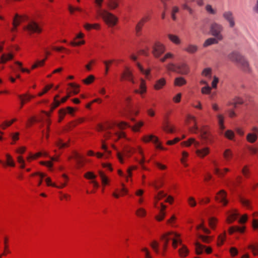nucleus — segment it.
<instances>
[{"label":"nucleus","instance_id":"9b49d317","mask_svg":"<svg viewBox=\"0 0 258 258\" xmlns=\"http://www.w3.org/2000/svg\"><path fill=\"white\" fill-rule=\"evenodd\" d=\"M121 79L130 81L133 84L135 83V81L133 80V74L128 68H126L124 72L122 73L121 75Z\"/></svg>","mask_w":258,"mask_h":258},{"label":"nucleus","instance_id":"7ed1b4c3","mask_svg":"<svg viewBox=\"0 0 258 258\" xmlns=\"http://www.w3.org/2000/svg\"><path fill=\"white\" fill-rule=\"evenodd\" d=\"M100 15L109 26L115 25L118 20L117 17L106 10L101 11Z\"/></svg>","mask_w":258,"mask_h":258},{"label":"nucleus","instance_id":"13d9d810","mask_svg":"<svg viewBox=\"0 0 258 258\" xmlns=\"http://www.w3.org/2000/svg\"><path fill=\"white\" fill-rule=\"evenodd\" d=\"M94 80V77L93 75L89 76L86 79L83 80L84 83L89 84L91 83Z\"/></svg>","mask_w":258,"mask_h":258},{"label":"nucleus","instance_id":"603ef678","mask_svg":"<svg viewBox=\"0 0 258 258\" xmlns=\"http://www.w3.org/2000/svg\"><path fill=\"white\" fill-rule=\"evenodd\" d=\"M137 64L138 68L140 69V71L142 73L145 74L146 76V77H147L149 75L150 72V70H144V68L141 66V65L139 63H137Z\"/></svg>","mask_w":258,"mask_h":258},{"label":"nucleus","instance_id":"c756f323","mask_svg":"<svg viewBox=\"0 0 258 258\" xmlns=\"http://www.w3.org/2000/svg\"><path fill=\"white\" fill-rule=\"evenodd\" d=\"M205 10L206 12L211 15H215L217 13V11L215 9H214L212 5L207 4L205 6Z\"/></svg>","mask_w":258,"mask_h":258},{"label":"nucleus","instance_id":"20e7f679","mask_svg":"<svg viewBox=\"0 0 258 258\" xmlns=\"http://www.w3.org/2000/svg\"><path fill=\"white\" fill-rule=\"evenodd\" d=\"M165 50V45L160 42H156L152 46V53L155 58H159Z\"/></svg>","mask_w":258,"mask_h":258},{"label":"nucleus","instance_id":"f03ea898","mask_svg":"<svg viewBox=\"0 0 258 258\" xmlns=\"http://www.w3.org/2000/svg\"><path fill=\"white\" fill-rule=\"evenodd\" d=\"M223 29L222 25L217 22H214L210 25V31L211 34L219 40L223 39V36L221 34Z\"/></svg>","mask_w":258,"mask_h":258},{"label":"nucleus","instance_id":"7c9ffc66","mask_svg":"<svg viewBox=\"0 0 258 258\" xmlns=\"http://www.w3.org/2000/svg\"><path fill=\"white\" fill-rule=\"evenodd\" d=\"M174 57V55L173 53L171 52H167L166 53L163 57L160 58V61L163 62L166 61L167 59H173Z\"/></svg>","mask_w":258,"mask_h":258},{"label":"nucleus","instance_id":"bf43d9fd","mask_svg":"<svg viewBox=\"0 0 258 258\" xmlns=\"http://www.w3.org/2000/svg\"><path fill=\"white\" fill-rule=\"evenodd\" d=\"M39 175L40 176V179L38 183V185L39 186V185H41V184L42 183V178L43 177H44L45 176H46V174H44V173H43L36 172V173L33 174L32 175V176H34V175Z\"/></svg>","mask_w":258,"mask_h":258},{"label":"nucleus","instance_id":"0e129e2a","mask_svg":"<svg viewBox=\"0 0 258 258\" xmlns=\"http://www.w3.org/2000/svg\"><path fill=\"white\" fill-rule=\"evenodd\" d=\"M217 220L215 218H211L209 219V223L212 228H214L216 225Z\"/></svg>","mask_w":258,"mask_h":258},{"label":"nucleus","instance_id":"aec40b11","mask_svg":"<svg viewBox=\"0 0 258 258\" xmlns=\"http://www.w3.org/2000/svg\"><path fill=\"white\" fill-rule=\"evenodd\" d=\"M166 84V80L164 78H161L156 82L154 85L155 89L158 90L162 89Z\"/></svg>","mask_w":258,"mask_h":258},{"label":"nucleus","instance_id":"9d476101","mask_svg":"<svg viewBox=\"0 0 258 258\" xmlns=\"http://www.w3.org/2000/svg\"><path fill=\"white\" fill-rule=\"evenodd\" d=\"M226 193L224 190H220L217 196L215 197V199L217 201L223 203V205L226 206L228 201L226 199Z\"/></svg>","mask_w":258,"mask_h":258},{"label":"nucleus","instance_id":"0eeeda50","mask_svg":"<svg viewBox=\"0 0 258 258\" xmlns=\"http://www.w3.org/2000/svg\"><path fill=\"white\" fill-rule=\"evenodd\" d=\"M195 252L197 255H201L205 251L207 254H210L212 252V248L209 246H206L202 244L199 242L195 243Z\"/></svg>","mask_w":258,"mask_h":258},{"label":"nucleus","instance_id":"dca6fc26","mask_svg":"<svg viewBox=\"0 0 258 258\" xmlns=\"http://www.w3.org/2000/svg\"><path fill=\"white\" fill-rule=\"evenodd\" d=\"M196 152L198 156L204 158L209 153L210 149L208 147H205L202 149L197 150Z\"/></svg>","mask_w":258,"mask_h":258},{"label":"nucleus","instance_id":"680f3d73","mask_svg":"<svg viewBox=\"0 0 258 258\" xmlns=\"http://www.w3.org/2000/svg\"><path fill=\"white\" fill-rule=\"evenodd\" d=\"M187 201L190 206L194 207L196 206L197 203L193 197L188 198Z\"/></svg>","mask_w":258,"mask_h":258},{"label":"nucleus","instance_id":"412c9836","mask_svg":"<svg viewBox=\"0 0 258 258\" xmlns=\"http://www.w3.org/2000/svg\"><path fill=\"white\" fill-rule=\"evenodd\" d=\"M193 144L195 147L197 148L200 146V143L195 140L194 138H190L187 141H184L181 143L182 145L189 146L191 144Z\"/></svg>","mask_w":258,"mask_h":258},{"label":"nucleus","instance_id":"bb28decb","mask_svg":"<svg viewBox=\"0 0 258 258\" xmlns=\"http://www.w3.org/2000/svg\"><path fill=\"white\" fill-rule=\"evenodd\" d=\"M186 83V80L182 77H177L175 79L174 85L176 86H180Z\"/></svg>","mask_w":258,"mask_h":258},{"label":"nucleus","instance_id":"2eb2a0df","mask_svg":"<svg viewBox=\"0 0 258 258\" xmlns=\"http://www.w3.org/2000/svg\"><path fill=\"white\" fill-rule=\"evenodd\" d=\"M187 119H190V120H192L194 122V126L191 127H190V128H189L190 131L192 133H196L198 131H199V127L197 124L196 118L192 115H188Z\"/></svg>","mask_w":258,"mask_h":258},{"label":"nucleus","instance_id":"f704fd0d","mask_svg":"<svg viewBox=\"0 0 258 258\" xmlns=\"http://www.w3.org/2000/svg\"><path fill=\"white\" fill-rule=\"evenodd\" d=\"M20 17L18 14H16L13 19V25L15 27H17L21 23Z\"/></svg>","mask_w":258,"mask_h":258},{"label":"nucleus","instance_id":"49530a36","mask_svg":"<svg viewBox=\"0 0 258 258\" xmlns=\"http://www.w3.org/2000/svg\"><path fill=\"white\" fill-rule=\"evenodd\" d=\"M16 120V119H13L10 121H5L0 126L3 129H5L7 126H10Z\"/></svg>","mask_w":258,"mask_h":258},{"label":"nucleus","instance_id":"de8ad7c7","mask_svg":"<svg viewBox=\"0 0 258 258\" xmlns=\"http://www.w3.org/2000/svg\"><path fill=\"white\" fill-rule=\"evenodd\" d=\"M248 248L250 249L253 253L254 255L258 254V245H254L252 244H250L248 245Z\"/></svg>","mask_w":258,"mask_h":258},{"label":"nucleus","instance_id":"864d4df0","mask_svg":"<svg viewBox=\"0 0 258 258\" xmlns=\"http://www.w3.org/2000/svg\"><path fill=\"white\" fill-rule=\"evenodd\" d=\"M211 91V88L207 85L204 87H203L201 90V92L203 94H209L210 93Z\"/></svg>","mask_w":258,"mask_h":258},{"label":"nucleus","instance_id":"6ab92c4d","mask_svg":"<svg viewBox=\"0 0 258 258\" xmlns=\"http://www.w3.org/2000/svg\"><path fill=\"white\" fill-rule=\"evenodd\" d=\"M168 38L172 43L176 45H179L181 43V40L180 38L176 35L169 34L168 35Z\"/></svg>","mask_w":258,"mask_h":258},{"label":"nucleus","instance_id":"a211bd4d","mask_svg":"<svg viewBox=\"0 0 258 258\" xmlns=\"http://www.w3.org/2000/svg\"><path fill=\"white\" fill-rule=\"evenodd\" d=\"M148 17L143 18L137 24L136 27V31L138 35H140V33L142 30L144 23L148 20Z\"/></svg>","mask_w":258,"mask_h":258},{"label":"nucleus","instance_id":"79ce46f5","mask_svg":"<svg viewBox=\"0 0 258 258\" xmlns=\"http://www.w3.org/2000/svg\"><path fill=\"white\" fill-rule=\"evenodd\" d=\"M140 89L141 90V91H139V90H136V92L142 94V93H145L146 91V86H145V81L143 80V79L141 80V85H140Z\"/></svg>","mask_w":258,"mask_h":258},{"label":"nucleus","instance_id":"774afa93","mask_svg":"<svg viewBox=\"0 0 258 258\" xmlns=\"http://www.w3.org/2000/svg\"><path fill=\"white\" fill-rule=\"evenodd\" d=\"M117 3L113 0H111L109 2L108 4L109 7L111 9H114L117 7Z\"/></svg>","mask_w":258,"mask_h":258},{"label":"nucleus","instance_id":"e433bc0d","mask_svg":"<svg viewBox=\"0 0 258 258\" xmlns=\"http://www.w3.org/2000/svg\"><path fill=\"white\" fill-rule=\"evenodd\" d=\"M211 73H212V69L211 68H206L205 69L202 73V75L204 76L207 77L209 78H211Z\"/></svg>","mask_w":258,"mask_h":258},{"label":"nucleus","instance_id":"a18cd8bd","mask_svg":"<svg viewBox=\"0 0 258 258\" xmlns=\"http://www.w3.org/2000/svg\"><path fill=\"white\" fill-rule=\"evenodd\" d=\"M172 235L174 236L173 238L177 241V243H178V244L180 246H182V245H183V244L182 243L181 239L179 238L180 235L178 233H174L173 232H172Z\"/></svg>","mask_w":258,"mask_h":258},{"label":"nucleus","instance_id":"f8f14e48","mask_svg":"<svg viewBox=\"0 0 258 258\" xmlns=\"http://www.w3.org/2000/svg\"><path fill=\"white\" fill-rule=\"evenodd\" d=\"M188 72L189 68L186 63H182L177 66V73L181 75H186Z\"/></svg>","mask_w":258,"mask_h":258},{"label":"nucleus","instance_id":"37998d69","mask_svg":"<svg viewBox=\"0 0 258 258\" xmlns=\"http://www.w3.org/2000/svg\"><path fill=\"white\" fill-rule=\"evenodd\" d=\"M150 246L152 248V249L155 251L156 253H158V246H159V243L155 240L153 241L150 243Z\"/></svg>","mask_w":258,"mask_h":258},{"label":"nucleus","instance_id":"09e8293b","mask_svg":"<svg viewBox=\"0 0 258 258\" xmlns=\"http://www.w3.org/2000/svg\"><path fill=\"white\" fill-rule=\"evenodd\" d=\"M163 129L164 131L169 133H172L173 132V130L171 126L167 123H165L163 127Z\"/></svg>","mask_w":258,"mask_h":258},{"label":"nucleus","instance_id":"8fccbe9b","mask_svg":"<svg viewBox=\"0 0 258 258\" xmlns=\"http://www.w3.org/2000/svg\"><path fill=\"white\" fill-rule=\"evenodd\" d=\"M223 156L226 160H229L232 156V153L230 149H226L224 152Z\"/></svg>","mask_w":258,"mask_h":258},{"label":"nucleus","instance_id":"4be33fe9","mask_svg":"<svg viewBox=\"0 0 258 258\" xmlns=\"http://www.w3.org/2000/svg\"><path fill=\"white\" fill-rule=\"evenodd\" d=\"M143 141L145 142H149L150 141H152L155 144H158V138L152 135L146 136L143 138Z\"/></svg>","mask_w":258,"mask_h":258},{"label":"nucleus","instance_id":"5701e85b","mask_svg":"<svg viewBox=\"0 0 258 258\" xmlns=\"http://www.w3.org/2000/svg\"><path fill=\"white\" fill-rule=\"evenodd\" d=\"M219 40L215 38H210L207 39L204 43V47H207L212 44H217Z\"/></svg>","mask_w":258,"mask_h":258},{"label":"nucleus","instance_id":"4c0bfd02","mask_svg":"<svg viewBox=\"0 0 258 258\" xmlns=\"http://www.w3.org/2000/svg\"><path fill=\"white\" fill-rule=\"evenodd\" d=\"M212 163H213V164H214V165L215 167V168L214 169L215 173L216 174H217V175H218L219 176H223V175H224V172L221 171L220 170V169L218 168L217 167V166H218L217 162L216 161L213 160V161H212Z\"/></svg>","mask_w":258,"mask_h":258},{"label":"nucleus","instance_id":"a19ab883","mask_svg":"<svg viewBox=\"0 0 258 258\" xmlns=\"http://www.w3.org/2000/svg\"><path fill=\"white\" fill-rule=\"evenodd\" d=\"M240 202L244 206H245L247 208L251 209V207L250 204V202L248 200H246L243 198H240Z\"/></svg>","mask_w":258,"mask_h":258},{"label":"nucleus","instance_id":"cd10ccee","mask_svg":"<svg viewBox=\"0 0 258 258\" xmlns=\"http://www.w3.org/2000/svg\"><path fill=\"white\" fill-rule=\"evenodd\" d=\"M257 137L256 134L249 133L247 135L246 139L248 142L253 143L256 141Z\"/></svg>","mask_w":258,"mask_h":258},{"label":"nucleus","instance_id":"e2e57ef3","mask_svg":"<svg viewBox=\"0 0 258 258\" xmlns=\"http://www.w3.org/2000/svg\"><path fill=\"white\" fill-rule=\"evenodd\" d=\"M165 214V212L160 211L159 215L156 217V219L159 221H162L164 218Z\"/></svg>","mask_w":258,"mask_h":258},{"label":"nucleus","instance_id":"f257e3e1","mask_svg":"<svg viewBox=\"0 0 258 258\" xmlns=\"http://www.w3.org/2000/svg\"><path fill=\"white\" fill-rule=\"evenodd\" d=\"M228 58L230 60L238 64L244 72H250V68L248 61L239 53L232 52L228 55Z\"/></svg>","mask_w":258,"mask_h":258},{"label":"nucleus","instance_id":"39448f33","mask_svg":"<svg viewBox=\"0 0 258 258\" xmlns=\"http://www.w3.org/2000/svg\"><path fill=\"white\" fill-rule=\"evenodd\" d=\"M222 17L228 23L230 28H233L235 27V20L232 11L229 10L224 11L222 13Z\"/></svg>","mask_w":258,"mask_h":258},{"label":"nucleus","instance_id":"393cba45","mask_svg":"<svg viewBox=\"0 0 258 258\" xmlns=\"http://www.w3.org/2000/svg\"><path fill=\"white\" fill-rule=\"evenodd\" d=\"M239 214L236 211L231 213L227 218V222L229 224L232 223L237 218Z\"/></svg>","mask_w":258,"mask_h":258},{"label":"nucleus","instance_id":"423d86ee","mask_svg":"<svg viewBox=\"0 0 258 258\" xmlns=\"http://www.w3.org/2000/svg\"><path fill=\"white\" fill-rule=\"evenodd\" d=\"M135 151V149L129 146H125L123 148L122 154L120 152L117 153V156L119 162L123 163V156L130 157Z\"/></svg>","mask_w":258,"mask_h":258},{"label":"nucleus","instance_id":"58836bf2","mask_svg":"<svg viewBox=\"0 0 258 258\" xmlns=\"http://www.w3.org/2000/svg\"><path fill=\"white\" fill-rule=\"evenodd\" d=\"M166 68L169 71L176 73L177 72V66H176L173 63H169L168 64Z\"/></svg>","mask_w":258,"mask_h":258},{"label":"nucleus","instance_id":"ea45409f","mask_svg":"<svg viewBox=\"0 0 258 258\" xmlns=\"http://www.w3.org/2000/svg\"><path fill=\"white\" fill-rule=\"evenodd\" d=\"M6 158H7V163L6 164L7 165L14 167L15 165V164L12 159V157L9 154L6 155Z\"/></svg>","mask_w":258,"mask_h":258},{"label":"nucleus","instance_id":"3c124183","mask_svg":"<svg viewBox=\"0 0 258 258\" xmlns=\"http://www.w3.org/2000/svg\"><path fill=\"white\" fill-rule=\"evenodd\" d=\"M225 239V233L221 234L218 236L217 244L218 246H221L223 243Z\"/></svg>","mask_w":258,"mask_h":258},{"label":"nucleus","instance_id":"c03bdc74","mask_svg":"<svg viewBox=\"0 0 258 258\" xmlns=\"http://www.w3.org/2000/svg\"><path fill=\"white\" fill-rule=\"evenodd\" d=\"M179 8L177 6H174L172 7V12H171V17L173 20H176V17L175 16V14L178 12Z\"/></svg>","mask_w":258,"mask_h":258},{"label":"nucleus","instance_id":"f3484780","mask_svg":"<svg viewBox=\"0 0 258 258\" xmlns=\"http://www.w3.org/2000/svg\"><path fill=\"white\" fill-rule=\"evenodd\" d=\"M178 251L179 255L181 257H186L189 253V250L187 246L185 245H182V246L179 248Z\"/></svg>","mask_w":258,"mask_h":258},{"label":"nucleus","instance_id":"338daca9","mask_svg":"<svg viewBox=\"0 0 258 258\" xmlns=\"http://www.w3.org/2000/svg\"><path fill=\"white\" fill-rule=\"evenodd\" d=\"M56 145L59 148H62L68 146V143H64L61 140L56 143Z\"/></svg>","mask_w":258,"mask_h":258},{"label":"nucleus","instance_id":"473e14b6","mask_svg":"<svg viewBox=\"0 0 258 258\" xmlns=\"http://www.w3.org/2000/svg\"><path fill=\"white\" fill-rule=\"evenodd\" d=\"M99 174L101 178L102 184L104 185H106L108 182V179L107 177L105 176V175L104 174V173L102 171H99Z\"/></svg>","mask_w":258,"mask_h":258},{"label":"nucleus","instance_id":"ddd939ff","mask_svg":"<svg viewBox=\"0 0 258 258\" xmlns=\"http://www.w3.org/2000/svg\"><path fill=\"white\" fill-rule=\"evenodd\" d=\"M199 49L198 46L196 44H188L184 48V50L190 54L196 53Z\"/></svg>","mask_w":258,"mask_h":258},{"label":"nucleus","instance_id":"2f4dec72","mask_svg":"<svg viewBox=\"0 0 258 258\" xmlns=\"http://www.w3.org/2000/svg\"><path fill=\"white\" fill-rule=\"evenodd\" d=\"M59 96L58 95H56L54 98V101L52 105L51 111L52 112L53 109L58 107L60 104V101H59L57 99L59 98Z\"/></svg>","mask_w":258,"mask_h":258},{"label":"nucleus","instance_id":"4d7b16f0","mask_svg":"<svg viewBox=\"0 0 258 258\" xmlns=\"http://www.w3.org/2000/svg\"><path fill=\"white\" fill-rule=\"evenodd\" d=\"M146 211L143 208L139 209L136 212V214L137 216L140 217H144L146 215Z\"/></svg>","mask_w":258,"mask_h":258},{"label":"nucleus","instance_id":"5fc2aeb1","mask_svg":"<svg viewBox=\"0 0 258 258\" xmlns=\"http://www.w3.org/2000/svg\"><path fill=\"white\" fill-rule=\"evenodd\" d=\"M52 86H53L52 84L46 86L45 87L43 90V91L41 92H40L38 94V96H42L43 94L46 93L49 89H50L52 87Z\"/></svg>","mask_w":258,"mask_h":258},{"label":"nucleus","instance_id":"72a5a7b5","mask_svg":"<svg viewBox=\"0 0 258 258\" xmlns=\"http://www.w3.org/2000/svg\"><path fill=\"white\" fill-rule=\"evenodd\" d=\"M199 238H200L202 241L205 243H209L211 242L212 237L209 236H205L203 235H199Z\"/></svg>","mask_w":258,"mask_h":258},{"label":"nucleus","instance_id":"c9c22d12","mask_svg":"<svg viewBox=\"0 0 258 258\" xmlns=\"http://www.w3.org/2000/svg\"><path fill=\"white\" fill-rule=\"evenodd\" d=\"M69 85L73 89L72 92L74 94H77L79 92V86L74 83H69Z\"/></svg>","mask_w":258,"mask_h":258},{"label":"nucleus","instance_id":"1a4fd4ad","mask_svg":"<svg viewBox=\"0 0 258 258\" xmlns=\"http://www.w3.org/2000/svg\"><path fill=\"white\" fill-rule=\"evenodd\" d=\"M199 131L201 133V137L203 140L206 141H210L211 134L209 131V127L207 125H203Z\"/></svg>","mask_w":258,"mask_h":258},{"label":"nucleus","instance_id":"69168bd1","mask_svg":"<svg viewBox=\"0 0 258 258\" xmlns=\"http://www.w3.org/2000/svg\"><path fill=\"white\" fill-rule=\"evenodd\" d=\"M84 177L88 179H95L96 178V175L94 174L93 173L91 172H88L85 175Z\"/></svg>","mask_w":258,"mask_h":258},{"label":"nucleus","instance_id":"c85d7f7f","mask_svg":"<svg viewBox=\"0 0 258 258\" xmlns=\"http://www.w3.org/2000/svg\"><path fill=\"white\" fill-rule=\"evenodd\" d=\"M243 103V101L241 98L236 97L234 99L233 102H230L229 103V105H232L234 106V107L235 108H236L237 107V105L242 104Z\"/></svg>","mask_w":258,"mask_h":258},{"label":"nucleus","instance_id":"b1692460","mask_svg":"<svg viewBox=\"0 0 258 258\" xmlns=\"http://www.w3.org/2000/svg\"><path fill=\"white\" fill-rule=\"evenodd\" d=\"M13 58V55L12 53L3 54L1 57V62L5 63Z\"/></svg>","mask_w":258,"mask_h":258},{"label":"nucleus","instance_id":"4468645a","mask_svg":"<svg viewBox=\"0 0 258 258\" xmlns=\"http://www.w3.org/2000/svg\"><path fill=\"white\" fill-rule=\"evenodd\" d=\"M170 235H172V232H168L161 236L160 238L163 242V245H164V247L167 246L169 240L171 239L169 237Z\"/></svg>","mask_w":258,"mask_h":258},{"label":"nucleus","instance_id":"052dcab7","mask_svg":"<svg viewBox=\"0 0 258 258\" xmlns=\"http://www.w3.org/2000/svg\"><path fill=\"white\" fill-rule=\"evenodd\" d=\"M225 136L229 139L232 140L234 136V133L231 130H228L226 132Z\"/></svg>","mask_w":258,"mask_h":258},{"label":"nucleus","instance_id":"6e6552de","mask_svg":"<svg viewBox=\"0 0 258 258\" xmlns=\"http://www.w3.org/2000/svg\"><path fill=\"white\" fill-rule=\"evenodd\" d=\"M24 29L28 31L30 34L33 33H39L41 32V29L37 23L34 21L30 22L28 25L24 27Z\"/></svg>","mask_w":258,"mask_h":258},{"label":"nucleus","instance_id":"6e6d98bb","mask_svg":"<svg viewBox=\"0 0 258 258\" xmlns=\"http://www.w3.org/2000/svg\"><path fill=\"white\" fill-rule=\"evenodd\" d=\"M136 168L137 167L135 166H133L128 168V169L127 170V176H125V178L127 181H128V178L132 176V171L133 170L136 169Z\"/></svg>","mask_w":258,"mask_h":258},{"label":"nucleus","instance_id":"a878e982","mask_svg":"<svg viewBox=\"0 0 258 258\" xmlns=\"http://www.w3.org/2000/svg\"><path fill=\"white\" fill-rule=\"evenodd\" d=\"M244 229L245 228L244 227H240L238 226H232L229 228V232L230 234H232L236 231L242 233L244 232Z\"/></svg>","mask_w":258,"mask_h":258}]
</instances>
